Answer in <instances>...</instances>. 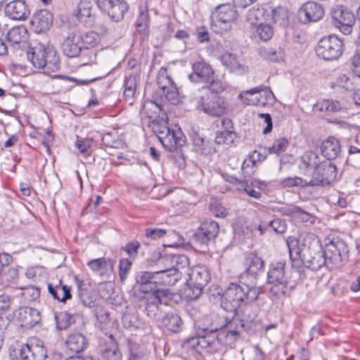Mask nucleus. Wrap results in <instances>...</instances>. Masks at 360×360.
<instances>
[{"label":"nucleus","instance_id":"bf43d9fd","mask_svg":"<svg viewBox=\"0 0 360 360\" xmlns=\"http://www.w3.org/2000/svg\"><path fill=\"white\" fill-rule=\"evenodd\" d=\"M99 41L98 35L95 32H86L82 36V49H89L96 46Z\"/></svg>","mask_w":360,"mask_h":360},{"label":"nucleus","instance_id":"5fc2aeb1","mask_svg":"<svg viewBox=\"0 0 360 360\" xmlns=\"http://www.w3.org/2000/svg\"><path fill=\"white\" fill-rule=\"evenodd\" d=\"M55 320L56 327L60 330L68 328L74 322L72 316L66 311L56 314Z\"/></svg>","mask_w":360,"mask_h":360},{"label":"nucleus","instance_id":"a19ab883","mask_svg":"<svg viewBox=\"0 0 360 360\" xmlns=\"http://www.w3.org/2000/svg\"><path fill=\"white\" fill-rule=\"evenodd\" d=\"M269 228L276 233H283L287 229V224L285 220L278 218L269 222L260 221L257 226V229L262 235Z\"/></svg>","mask_w":360,"mask_h":360},{"label":"nucleus","instance_id":"7c9ffc66","mask_svg":"<svg viewBox=\"0 0 360 360\" xmlns=\"http://www.w3.org/2000/svg\"><path fill=\"white\" fill-rule=\"evenodd\" d=\"M340 150L341 147L339 141L332 136L323 141L321 146L322 155L329 161L336 158Z\"/></svg>","mask_w":360,"mask_h":360},{"label":"nucleus","instance_id":"c756f323","mask_svg":"<svg viewBox=\"0 0 360 360\" xmlns=\"http://www.w3.org/2000/svg\"><path fill=\"white\" fill-rule=\"evenodd\" d=\"M65 344L69 350L72 352L79 353L87 348L89 342L83 334L75 333L68 336Z\"/></svg>","mask_w":360,"mask_h":360},{"label":"nucleus","instance_id":"cd10ccee","mask_svg":"<svg viewBox=\"0 0 360 360\" xmlns=\"http://www.w3.org/2000/svg\"><path fill=\"white\" fill-rule=\"evenodd\" d=\"M236 5L231 4H220L216 7L215 17L217 21L222 23H229L237 19L238 13Z\"/></svg>","mask_w":360,"mask_h":360},{"label":"nucleus","instance_id":"b1692460","mask_svg":"<svg viewBox=\"0 0 360 360\" xmlns=\"http://www.w3.org/2000/svg\"><path fill=\"white\" fill-rule=\"evenodd\" d=\"M166 269L156 271L158 286L159 285H174L181 278V272L177 269L170 267L168 264H164Z\"/></svg>","mask_w":360,"mask_h":360},{"label":"nucleus","instance_id":"2eb2a0df","mask_svg":"<svg viewBox=\"0 0 360 360\" xmlns=\"http://www.w3.org/2000/svg\"><path fill=\"white\" fill-rule=\"evenodd\" d=\"M97 4L115 22L121 20L128 10L127 2L122 0H98Z\"/></svg>","mask_w":360,"mask_h":360},{"label":"nucleus","instance_id":"6e6d98bb","mask_svg":"<svg viewBox=\"0 0 360 360\" xmlns=\"http://www.w3.org/2000/svg\"><path fill=\"white\" fill-rule=\"evenodd\" d=\"M280 184L283 188L301 187L305 188L311 186L309 181L303 179L299 176L287 177L280 181Z\"/></svg>","mask_w":360,"mask_h":360},{"label":"nucleus","instance_id":"de8ad7c7","mask_svg":"<svg viewBox=\"0 0 360 360\" xmlns=\"http://www.w3.org/2000/svg\"><path fill=\"white\" fill-rule=\"evenodd\" d=\"M261 56L265 59L270 60L273 62H280L284 58L283 50L278 47L277 49L274 48H263L259 51Z\"/></svg>","mask_w":360,"mask_h":360},{"label":"nucleus","instance_id":"c03bdc74","mask_svg":"<svg viewBox=\"0 0 360 360\" xmlns=\"http://www.w3.org/2000/svg\"><path fill=\"white\" fill-rule=\"evenodd\" d=\"M218 318H215L214 320L212 318H207L205 322L203 323H199L198 328L200 332L203 333L215 334L218 333L223 328V324L217 323Z\"/></svg>","mask_w":360,"mask_h":360},{"label":"nucleus","instance_id":"393cba45","mask_svg":"<svg viewBox=\"0 0 360 360\" xmlns=\"http://www.w3.org/2000/svg\"><path fill=\"white\" fill-rule=\"evenodd\" d=\"M189 279L186 285H197L205 287L210 280V274L207 268L205 266L197 265L193 266L188 273Z\"/></svg>","mask_w":360,"mask_h":360},{"label":"nucleus","instance_id":"dca6fc26","mask_svg":"<svg viewBox=\"0 0 360 360\" xmlns=\"http://www.w3.org/2000/svg\"><path fill=\"white\" fill-rule=\"evenodd\" d=\"M219 224L213 220L202 222L193 236V239L202 245H207L214 240L219 233Z\"/></svg>","mask_w":360,"mask_h":360},{"label":"nucleus","instance_id":"0e129e2a","mask_svg":"<svg viewBox=\"0 0 360 360\" xmlns=\"http://www.w3.org/2000/svg\"><path fill=\"white\" fill-rule=\"evenodd\" d=\"M289 143L288 139L285 138L278 139L274 141L272 146L268 148V153H276L277 155H279L280 153L285 151Z\"/></svg>","mask_w":360,"mask_h":360},{"label":"nucleus","instance_id":"412c9836","mask_svg":"<svg viewBox=\"0 0 360 360\" xmlns=\"http://www.w3.org/2000/svg\"><path fill=\"white\" fill-rule=\"evenodd\" d=\"M15 317L21 323L22 326L32 328L41 320L40 312L38 309L23 307L14 312Z\"/></svg>","mask_w":360,"mask_h":360},{"label":"nucleus","instance_id":"4468645a","mask_svg":"<svg viewBox=\"0 0 360 360\" xmlns=\"http://www.w3.org/2000/svg\"><path fill=\"white\" fill-rule=\"evenodd\" d=\"M324 13L323 7L314 1L303 4L298 10L299 19L304 24L319 21L323 18Z\"/></svg>","mask_w":360,"mask_h":360},{"label":"nucleus","instance_id":"5701e85b","mask_svg":"<svg viewBox=\"0 0 360 360\" xmlns=\"http://www.w3.org/2000/svg\"><path fill=\"white\" fill-rule=\"evenodd\" d=\"M53 22V15L51 13L46 10L42 9L37 11L32 16L31 25L37 33L46 32L49 30Z\"/></svg>","mask_w":360,"mask_h":360},{"label":"nucleus","instance_id":"423d86ee","mask_svg":"<svg viewBox=\"0 0 360 360\" xmlns=\"http://www.w3.org/2000/svg\"><path fill=\"white\" fill-rule=\"evenodd\" d=\"M193 72L189 75V79L195 83L205 82L209 84L208 87L212 91L220 92L225 89L221 82L214 80V71L212 67L204 60H198L192 64Z\"/></svg>","mask_w":360,"mask_h":360},{"label":"nucleus","instance_id":"20e7f679","mask_svg":"<svg viewBox=\"0 0 360 360\" xmlns=\"http://www.w3.org/2000/svg\"><path fill=\"white\" fill-rule=\"evenodd\" d=\"M323 250L328 262V269L341 268L348 260L349 248L345 241L338 237L329 239Z\"/></svg>","mask_w":360,"mask_h":360},{"label":"nucleus","instance_id":"473e14b6","mask_svg":"<svg viewBox=\"0 0 360 360\" xmlns=\"http://www.w3.org/2000/svg\"><path fill=\"white\" fill-rule=\"evenodd\" d=\"M221 61L231 72L236 74L241 75L248 71V68L241 64L236 58V56L231 53L225 52L222 54Z\"/></svg>","mask_w":360,"mask_h":360},{"label":"nucleus","instance_id":"603ef678","mask_svg":"<svg viewBox=\"0 0 360 360\" xmlns=\"http://www.w3.org/2000/svg\"><path fill=\"white\" fill-rule=\"evenodd\" d=\"M271 16L272 21L280 26L285 25L288 23V11L281 6L276 7L271 10Z\"/></svg>","mask_w":360,"mask_h":360},{"label":"nucleus","instance_id":"338daca9","mask_svg":"<svg viewBox=\"0 0 360 360\" xmlns=\"http://www.w3.org/2000/svg\"><path fill=\"white\" fill-rule=\"evenodd\" d=\"M132 262L126 258L121 259L119 263V274L122 281L126 280L129 271L131 267Z\"/></svg>","mask_w":360,"mask_h":360},{"label":"nucleus","instance_id":"6ab92c4d","mask_svg":"<svg viewBox=\"0 0 360 360\" xmlns=\"http://www.w3.org/2000/svg\"><path fill=\"white\" fill-rule=\"evenodd\" d=\"M5 14L11 19L24 20L30 15V10L25 0H12L4 8Z\"/></svg>","mask_w":360,"mask_h":360},{"label":"nucleus","instance_id":"ea45409f","mask_svg":"<svg viewBox=\"0 0 360 360\" xmlns=\"http://www.w3.org/2000/svg\"><path fill=\"white\" fill-rule=\"evenodd\" d=\"M122 323L124 328L133 332L143 328L144 323L139 319L135 312H125L122 317Z\"/></svg>","mask_w":360,"mask_h":360},{"label":"nucleus","instance_id":"680f3d73","mask_svg":"<svg viewBox=\"0 0 360 360\" xmlns=\"http://www.w3.org/2000/svg\"><path fill=\"white\" fill-rule=\"evenodd\" d=\"M132 297L134 302L141 309L148 302L149 298L152 297V294L151 292H142L139 288V291H134Z\"/></svg>","mask_w":360,"mask_h":360},{"label":"nucleus","instance_id":"2f4dec72","mask_svg":"<svg viewBox=\"0 0 360 360\" xmlns=\"http://www.w3.org/2000/svg\"><path fill=\"white\" fill-rule=\"evenodd\" d=\"M158 264H167L170 267L180 269L187 267L189 265V259L184 255H165L160 256Z\"/></svg>","mask_w":360,"mask_h":360},{"label":"nucleus","instance_id":"a878e982","mask_svg":"<svg viewBox=\"0 0 360 360\" xmlns=\"http://www.w3.org/2000/svg\"><path fill=\"white\" fill-rule=\"evenodd\" d=\"M135 280L142 292H152L158 287L155 271H141L136 272Z\"/></svg>","mask_w":360,"mask_h":360},{"label":"nucleus","instance_id":"09e8293b","mask_svg":"<svg viewBox=\"0 0 360 360\" xmlns=\"http://www.w3.org/2000/svg\"><path fill=\"white\" fill-rule=\"evenodd\" d=\"M156 82L162 93L175 85L172 79L168 75L167 70L164 68H160L158 71Z\"/></svg>","mask_w":360,"mask_h":360},{"label":"nucleus","instance_id":"8fccbe9b","mask_svg":"<svg viewBox=\"0 0 360 360\" xmlns=\"http://www.w3.org/2000/svg\"><path fill=\"white\" fill-rule=\"evenodd\" d=\"M190 136L193 142V150L196 153L205 154L208 152L207 149V142L196 131L193 130Z\"/></svg>","mask_w":360,"mask_h":360},{"label":"nucleus","instance_id":"72a5a7b5","mask_svg":"<svg viewBox=\"0 0 360 360\" xmlns=\"http://www.w3.org/2000/svg\"><path fill=\"white\" fill-rule=\"evenodd\" d=\"M115 262L105 257H100L89 261L86 265L94 272L104 275L112 270Z\"/></svg>","mask_w":360,"mask_h":360},{"label":"nucleus","instance_id":"052dcab7","mask_svg":"<svg viewBox=\"0 0 360 360\" xmlns=\"http://www.w3.org/2000/svg\"><path fill=\"white\" fill-rule=\"evenodd\" d=\"M101 140L105 146L111 148H119L122 143L116 131L105 133Z\"/></svg>","mask_w":360,"mask_h":360},{"label":"nucleus","instance_id":"4c0bfd02","mask_svg":"<svg viewBox=\"0 0 360 360\" xmlns=\"http://www.w3.org/2000/svg\"><path fill=\"white\" fill-rule=\"evenodd\" d=\"M48 290L55 300L60 302H65L67 300L70 299L72 297L70 292L71 288L66 285H62L61 280L59 281V284L55 286L49 283Z\"/></svg>","mask_w":360,"mask_h":360},{"label":"nucleus","instance_id":"49530a36","mask_svg":"<svg viewBox=\"0 0 360 360\" xmlns=\"http://www.w3.org/2000/svg\"><path fill=\"white\" fill-rule=\"evenodd\" d=\"M152 299L161 304L167 305L169 302L173 298L174 294L168 288H155L152 292Z\"/></svg>","mask_w":360,"mask_h":360},{"label":"nucleus","instance_id":"13d9d810","mask_svg":"<svg viewBox=\"0 0 360 360\" xmlns=\"http://www.w3.org/2000/svg\"><path fill=\"white\" fill-rule=\"evenodd\" d=\"M255 33L257 36H258L259 39L264 41H266L272 37L274 31L272 27L270 25L259 22L257 25H256V30Z\"/></svg>","mask_w":360,"mask_h":360},{"label":"nucleus","instance_id":"1a4fd4ad","mask_svg":"<svg viewBox=\"0 0 360 360\" xmlns=\"http://www.w3.org/2000/svg\"><path fill=\"white\" fill-rule=\"evenodd\" d=\"M332 24L344 34L352 33L356 22V17L352 11L343 6L337 5L331 9Z\"/></svg>","mask_w":360,"mask_h":360},{"label":"nucleus","instance_id":"e433bc0d","mask_svg":"<svg viewBox=\"0 0 360 360\" xmlns=\"http://www.w3.org/2000/svg\"><path fill=\"white\" fill-rule=\"evenodd\" d=\"M298 243V240L295 238H288L287 240L292 266L296 268H299L303 265L302 249H300Z\"/></svg>","mask_w":360,"mask_h":360},{"label":"nucleus","instance_id":"37998d69","mask_svg":"<svg viewBox=\"0 0 360 360\" xmlns=\"http://www.w3.org/2000/svg\"><path fill=\"white\" fill-rule=\"evenodd\" d=\"M198 338H191L188 340V343L191 344L193 346L195 345H200L202 347H207L208 346L213 345L217 340V335L214 336L213 334L210 333H203L202 332L198 331Z\"/></svg>","mask_w":360,"mask_h":360},{"label":"nucleus","instance_id":"4d7b16f0","mask_svg":"<svg viewBox=\"0 0 360 360\" xmlns=\"http://www.w3.org/2000/svg\"><path fill=\"white\" fill-rule=\"evenodd\" d=\"M345 108L340 101L333 99H326L320 103V110L328 112H338Z\"/></svg>","mask_w":360,"mask_h":360},{"label":"nucleus","instance_id":"bb28decb","mask_svg":"<svg viewBox=\"0 0 360 360\" xmlns=\"http://www.w3.org/2000/svg\"><path fill=\"white\" fill-rule=\"evenodd\" d=\"M101 357L102 360H122V354L119 348V345L112 335L108 337V341L106 342L101 350Z\"/></svg>","mask_w":360,"mask_h":360},{"label":"nucleus","instance_id":"f3484780","mask_svg":"<svg viewBox=\"0 0 360 360\" xmlns=\"http://www.w3.org/2000/svg\"><path fill=\"white\" fill-rule=\"evenodd\" d=\"M94 2L91 0H80V2L74 11L77 20L86 27H94L96 25V15L94 13Z\"/></svg>","mask_w":360,"mask_h":360},{"label":"nucleus","instance_id":"4be33fe9","mask_svg":"<svg viewBox=\"0 0 360 360\" xmlns=\"http://www.w3.org/2000/svg\"><path fill=\"white\" fill-rule=\"evenodd\" d=\"M27 30L23 25L11 28L7 33V40L11 49L17 51L25 46L27 39Z\"/></svg>","mask_w":360,"mask_h":360},{"label":"nucleus","instance_id":"a211bd4d","mask_svg":"<svg viewBox=\"0 0 360 360\" xmlns=\"http://www.w3.org/2000/svg\"><path fill=\"white\" fill-rule=\"evenodd\" d=\"M46 357V349L40 340L22 345L20 350V360H44Z\"/></svg>","mask_w":360,"mask_h":360},{"label":"nucleus","instance_id":"9b49d317","mask_svg":"<svg viewBox=\"0 0 360 360\" xmlns=\"http://www.w3.org/2000/svg\"><path fill=\"white\" fill-rule=\"evenodd\" d=\"M303 266L313 271L321 268L328 269V262L325 257L324 250L320 245L305 247L302 248Z\"/></svg>","mask_w":360,"mask_h":360},{"label":"nucleus","instance_id":"3c124183","mask_svg":"<svg viewBox=\"0 0 360 360\" xmlns=\"http://www.w3.org/2000/svg\"><path fill=\"white\" fill-rule=\"evenodd\" d=\"M159 304H160L159 302L150 297L148 302L143 307V311L148 317L154 320H160L162 316V311L159 307Z\"/></svg>","mask_w":360,"mask_h":360},{"label":"nucleus","instance_id":"ddd939ff","mask_svg":"<svg viewBox=\"0 0 360 360\" xmlns=\"http://www.w3.org/2000/svg\"><path fill=\"white\" fill-rule=\"evenodd\" d=\"M245 271L240 275V278L246 281V278L257 280L259 274L263 272L264 262L255 252H249L245 255Z\"/></svg>","mask_w":360,"mask_h":360},{"label":"nucleus","instance_id":"f03ea898","mask_svg":"<svg viewBox=\"0 0 360 360\" xmlns=\"http://www.w3.org/2000/svg\"><path fill=\"white\" fill-rule=\"evenodd\" d=\"M27 59L33 66L44 69L45 73L54 72L60 66V58L53 47L38 44L27 51Z\"/></svg>","mask_w":360,"mask_h":360},{"label":"nucleus","instance_id":"9d476101","mask_svg":"<svg viewBox=\"0 0 360 360\" xmlns=\"http://www.w3.org/2000/svg\"><path fill=\"white\" fill-rule=\"evenodd\" d=\"M336 176L337 167L331 161L323 160L316 169L312 172L309 184L311 186H328L336 179Z\"/></svg>","mask_w":360,"mask_h":360},{"label":"nucleus","instance_id":"6e6552de","mask_svg":"<svg viewBox=\"0 0 360 360\" xmlns=\"http://www.w3.org/2000/svg\"><path fill=\"white\" fill-rule=\"evenodd\" d=\"M343 42L335 35H329L319 40L316 55L325 60H337L342 53Z\"/></svg>","mask_w":360,"mask_h":360},{"label":"nucleus","instance_id":"7ed1b4c3","mask_svg":"<svg viewBox=\"0 0 360 360\" xmlns=\"http://www.w3.org/2000/svg\"><path fill=\"white\" fill-rule=\"evenodd\" d=\"M285 262L280 261L271 263L267 273V282L272 285L270 292L274 296L287 295L294 288L289 277L285 272Z\"/></svg>","mask_w":360,"mask_h":360},{"label":"nucleus","instance_id":"f257e3e1","mask_svg":"<svg viewBox=\"0 0 360 360\" xmlns=\"http://www.w3.org/2000/svg\"><path fill=\"white\" fill-rule=\"evenodd\" d=\"M162 109L157 103L146 101L141 110L142 116L148 119V125L156 134L164 148L173 152L180 149L186 143V136L180 128L171 129L168 127L167 117L165 113H160Z\"/></svg>","mask_w":360,"mask_h":360},{"label":"nucleus","instance_id":"774afa93","mask_svg":"<svg viewBox=\"0 0 360 360\" xmlns=\"http://www.w3.org/2000/svg\"><path fill=\"white\" fill-rule=\"evenodd\" d=\"M79 300L84 306L88 307H93L95 306L96 299L87 290H81L79 292Z\"/></svg>","mask_w":360,"mask_h":360},{"label":"nucleus","instance_id":"aec40b11","mask_svg":"<svg viewBox=\"0 0 360 360\" xmlns=\"http://www.w3.org/2000/svg\"><path fill=\"white\" fill-rule=\"evenodd\" d=\"M61 51L68 58L77 57L82 50V35L70 33L61 44Z\"/></svg>","mask_w":360,"mask_h":360},{"label":"nucleus","instance_id":"79ce46f5","mask_svg":"<svg viewBox=\"0 0 360 360\" xmlns=\"http://www.w3.org/2000/svg\"><path fill=\"white\" fill-rule=\"evenodd\" d=\"M162 324L172 333H179L181 329L182 320L181 317L173 313H168L162 319Z\"/></svg>","mask_w":360,"mask_h":360},{"label":"nucleus","instance_id":"f8f14e48","mask_svg":"<svg viewBox=\"0 0 360 360\" xmlns=\"http://www.w3.org/2000/svg\"><path fill=\"white\" fill-rule=\"evenodd\" d=\"M226 321V329L221 330L217 334V342L221 345H231L240 338V330L245 327L244 320L233 317Z\"/></svg>","mask_w":360,"mask_h":360},{"label":"nucleus","instance_id":"c85d7f7f","mask_svg":"<svg viewBox=\"0 0 360 360\" xmlns=\"http://www.w3.org/2000/svg\"><path fill=\"white\" fill-rule=\"evenodd\" d=\"M279 212L282 215L290 217L297 222H307L311 217V214L293 205L283 206L279 209Z\"/></svg>","mask_w":360,"mask_h":360},{"label":"nucleus","instance_id":"c9c22d12","mask_svg":"<svg viewBox=\"0 0 360 360\" xmlns=\"http://www.w3.org/2000/svg\"><path fill=\"white\" fill-rule=\"evenodd\" d=\"M257 281L246 278V281H245L240 278V283L242 284L245 292V305L248 302L256 300L261 292V288L257 285Z\"/></svg>","mask_w":360,"mask_h":360},{"label":"nucleus","instance_id":"e2e57ef3","mask_svg":"<svg viewBox=\"0 0 360 360\" xmlns=\"http://www.w3.org/2000/svg\"><path fill=\"white\" fill-rule=\"evenodd\" d=\"M236 136L234 131L222 130L217 131L215 142L217 144L231 143L233 141Z\"/></svg>","mask_w":360,"mask_h":360},{"label":"nucleus","instance_id":"f704fd0d","mask_svg":"<svg viewBox=\"0 0 360 360\" xmlns=\"http://www.w3.org/2000/svg\"><path fill=\"white\" fill-rule=\"evenodd\" d=\"M323 161L321 158L313 151H307L301 157L300 169L307 173L308 170H316Z\"/></svg>","mask_w":360,"mask_h":360},{"label":"nucleus","instance_id":"864d4df0","mask_svg":"<svg viewBox=\"0 0 360 360\" xmlns=\"http://www.w3.org/2000/svg\"><path fill=\"white\" fill-rule=\"evenodd\" d=\"M264 18V10L259 7H252L246 14V20L251 25L256 26Z\"/></svg>","mask_w":360,"mask_h":360},{"label":"nucleus","instance_id":"0eeeda50","mask_svg":"<svg viewBox=\"0 0 360 360\" xmlns=\"http://www.w3.org/2000/svg\"><path fill=\"white\" fill-rule=\"evenodd\" d=\"M243 302L245 304L242 284L231 283L221 295V307L225 311L232 313L233 317L240 315V308Z\"/></svg>","mask_w":360,"mask_h":360},{"label":"nucleus","instance_id":"69168bd1","mask_svg":"<svg viewBox=\"0 0 360 360\" xmlns=\"http://www.w3.org/2000/svg\"><path fill=\"white\" fill-rule=\"evenodd\" d=\"M165 97V99L172 104L176 105L180 102L179 94L176 85L170 87L163 93H161Z\"/></svg>","mask_w":360,"mask_h":360},{"label":"nucleus","instance_id":"58836bf2","mask_svg":"<svg viewBox=\"0 0 360 360\" xmlns=\"http://www.w3.org/2000/svg\"><path fill=\"white\" fill-rule=\"evenodd\" d=\"M257 93L261 98V104L259 105L265 106L266 105H273L276 102V97L269 87L263 85L254 87L250 90H247L245 94Z\"/></svg>","mask_w":360,"mask_h":360},{"label":"nucleus","instance_id":"39448f33","mask_svg":"<svg viewBox=\"0 0 360 360\" xmlns=\"http://www.w3.org/2000/svg\"><path fill=\"white\" fill-rule=\"evenodd\" d=\"M200 92L197 103L198 110L212 117H220L227 112L225 99L218 96V92L212 91L210 89H202Z\"/></svg>","mask_w":360,"mask_h":360},{"label":"nucleus","instance_id":"a18cd8bd","mask_svg":"<svg viewBox=\"0 0 360 360\" xmlns=\"http://www.w3.org/2000/svg\"><path fill=\"white\" fill-rule=\"evenodd\" d=\"M136 31L148 36L149 33V15L147 9L141 10L136 21Z\"/></svg>","mask_w":360,"mask_h":360}]
</instances>
